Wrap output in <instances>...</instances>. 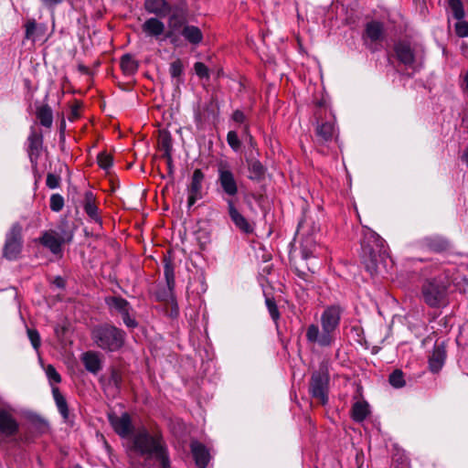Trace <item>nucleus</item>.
<instances>
[{
    "mask_svg": "<svg viewBox=\"0 0 468 468\" xmlns=\"http://www.w3.org/2000/svg\"><path fill=\"white\" fill-rule=\"evenodd\" d=\"M110 423L114 431L122 439L129 438L127 452L130 457L139 455L145 461L154 459L160 463L161 468H170V459L167 448L159 433H150L144 427L133 431L131 417L124 412L121 415L110 414Z\"/></svg>",
    "mask_w": 468,
    "mask_h": 468,
    "instance_id": "1",
    "label": "nucleus"
},
{
    "mask_svg": "<svg viewBox=\"0 0 468 468\" xmlns=\"http://www.w3.org/2000/svg\"><path fill=\"white\" fill-rule=\"evenodd\" d=\"M396 58L407 69L417 70L423 63L422 50L408 40H399L394 45Z\"/></svg>",
    "mask_w": 468,
    "mask_h": 468,
    "instance_id": "2",
    "label": "nucleus"
},
{
    "mask_svg": "<svg viewBox=\"0 0 468 468\" xmlns=\"http://www.w3.org/2000/svg\"><path fill=\"white\" fill-rule=\"evenodd\" d=\"M92 338L99 347L109 351L119 349L124 341L123 333L109 325L95 328L92 331Z\"/></svg>",
    "mask_w": 468,
    "mask_h": 468,
    "instance_id": "3",
    "label": "nucleus"
},
{
    "mask_svg": "<svg viewBox=\"0 0 468 468\" xmlns=\"http://www.w3.org/2000/svg\"><path fill=\"white\" fill-rule=\"evenodd\" d=\"M217 172L219 193L227 196V199H232L239 193V186L230 165L227 161H219L217 164Z\"/></svg>",
    "mask_w": 468,
    "mask_h": 468,
    "instance_id": "4",
    "label": "nucleus"
},
{
    "mask_svg": "<svg viewBox=\"0 0 468 468\" xmlns=\"http://www.w3.org/2000/svg\"><path fill=\"white\" fill-rule=\"evenodd\" d=\"M170 16L168 19L169 30L165 34V37L170 39L172 44L177 41L176 32L186 25L188 16V6L185 0H178L173 5H170L169 12Z\"/></svg>",
    "mask_w": 468,
    "mask_h": 468,
    "instance_id": "5",
    "label": "nucleus"
},
{
    "mask_svg": "<svg viewBox=\"0 0 468 468\" xmlns=\"http://www.w3.org/2000/svg\"><path fill=\"white\" fill-rule=\"evenodd\" d=\"M316 125H315V137L319 144H326L331 142L336 137L337 129L335 127V116L330 110L324 112H315Z\"/></svg>",
    "mask_w": 468,
    "mask_h": 468,
    "instance_id": "6",
    "label": "nucleus"
},
{
    "mask_svg": "<svg viewBox=\"0 0 468 468\" xmlns=\"http://www.w3.org/2000/svg\"><path fill=\"white\" fill-rule=\"evenodd\" d=\"M447 286L437 279L427 281L422 287V296L431 307H438L444 303Z\"/></svg>",
    "mask_w": 468,
    "mask_h": 468,
    "instance_id": "7",
    "label": "nucleus"
},
{
    "mask_svg": "<svg viewBox=\"0 0 468 468\" xmlns=\"http://www.w3.org/2000/svg\"><path fill=\"white\" fill-rule=\"evenodd\" d=\"M361 247L364 255L368 256L373 262L388 255L387 242L382 236H364Z\"/></svg>",
    "mask_w": 468,
    "mask_h": 468,
    "instance_id": "8",
    "label": "nucleus"
},
{
    "mask_svg": "<svg viewBox=\"0 0 468 468\" xmlns=\"http://www.w3.org/2000/svg\"><path fill=\"white\" fill-rule=\"evenodd\" d=\"M18 429L19 424L15 417L14 410L0 403V435L4 437L14 436Z\"/></svg>",
    "mask_w": 468,
    "mask_h": 468,
    "instance_id": "9",
    "label": "nucleus"
},
{
    "mask_svg": "<svg viewBox=\"0 0 468 468\" xmlns=\"http://www.w3.org/2000/svg\"><path fill=\"white\" fill-rule=\"evenodd\" d=\"M328 376L324 372H315L312 376L310 392L313 398L324 405L327 400Z\"/></svg>",
    "mask_w": 468,
    "mask_h": 468,
    "instance_id": "10",
    "label": "nucleus"
},
{
    "mask_svg": "<svg viewBox=\"0 0 468 468\" xmlns=\"http://www.w3.org/2000/svg\"><path fill=\"white\" fill-rule=\"evenodd\" d=\"M316 244L313 236H294L291 242V255L295 257L299 252L303 259L306 260L313 256Z\"/></svg>",
    "mask_w": 468,
    "mask_h": 468,
    "instance_id": "11",
    "label": "nucleus"
},
{
    "mask_svg": "<svg viewBox=\"0 0 468 468\" xmlns=\"http://www.w3.org/2000/svg\"><path fill=\"white\" fill-rule=\"evenodd\" d=\"M164 274L167 288L165 290L164 294H160L159 297L162 300L170 302L172 306L171 316H176L178 314V306L173 295V290L175 287V272L172 264L168 261L165 263Z\"/></svg>",
    "mask_w": 468,
    "mask_h": 468,
    "instance_id": "12",
    "label": "nucleus"
},
{
    "mask_svg": "<svg viewBox=\"0 0 468 468\" xmlns=\"http://www.w3.org/2000/svg\"><path fill=\"white\" fill-rule=\"evenodd\" d=\"M306 339L309 343L315 344L322 347L330 346L335 342V337L330 333L320 329L317 324H312L306 329Z\"/></svg>",
    "mask_w": 468,
    "mask_h": 468,
    "instance_id": "13",
    "label": "nucleus"
},
{
    "mask_svg": "<svg viewBox=\"0 0 468 468\" xmlns=\"http://www.w3.org/2000/svg\"><path fill=\"white\" fill-rule=\"evenodd\" d=\"M321 326L335 337V333L340 322V309L336 306L326 308L321 315Z\"/></svg>",
    "mask_w": 468,
    "mask_h": 468,
    "instance_id": "14",
    "label": "nucleus"
},
{
    "mask_svg": "<svg viewBox=\"0 0 468 468\" xmlns=\"http://www.w3.org/2000/svg\"><path fill=\"white\" fill-rule=\"evenodd\" d=\"M80 205L89 217V218L99 226H101L102 220L99 214V208L97 206V198L92 191H85L82 195Z\"/></svg>",
    "mask_w": 468,
    "mask_h": 468,
    "instance_id": "15",
    "label": "nucleus"
},
{
    "mask_svg": "<svg viewBox=\"0 0 468 468\" xmlns=\"http://www.w3.org/2000/svg\"><path fill=\"white\" fill-rule=\"evenodd\" d=\"M205 175L201 169H196L193 173L190 185L188 186V207H192L196 201L202 197V183Z\"/></svg>",
    "mask_w": 468,
    "mask_h": 468,
    "instance_id": "16",
    "label": "nucleus"
},
{
    "mask_svg": "<svg viewBox=\"0 0 468 468\" xmlns=\"http://www.w3.org/2000/svg\"><path fill=\"white\" fill-rule=\"evenodd\" d=\"M384 36V24L377 20H372L366 24L362 38L365 43H367V40L372 43H376L383 40Z\"/></svg>",
    "mask_w": 468,
    "mask_h": 468,
    "instance_id": "17",
    "label": "nucleus"
},
{
    "mask_svg": "<svg viewBox=\"0 0 468 468\" xmlns=\"http://www.w3.org/2000/svg\"><path fill=\"white\" fill-rule=\"evenodd\" d=\"M100 381L102 385L105 393L108 396L114 397L120 389L122 383V375L118 370L112 369L109 378L102 376L100 378Z\"/></svg>",
    "mask_w": 468,
    "mask_h": 468,
    "instance_id": "18",
    "label": "nucleus"
},
{
    "mask_svg": "<svg viewBox=\"0 0 468 468\" xmlns=\"http://www.w3.org/2000/svg\"><path fill=\"white\" fill-rule=\"evenodd\" d=\"M228 204L229 215L233 223L239 229L240 231L250 233L252 228L248 220L236 209L233 199H226Z\"/></svg>",
    "mask_w": 468,
    "mask_h": 468,
    "instance_id": "19",
    "label": "nucleus"
},
{
    "mask_svg": "<svg viewBox=\"0 0 468 468\" xmlns=\"http://www.w3.org/2000/svg\"><path fill=\"white\" fill-rule=\"evenodd\" d=\"M165 26L157 17H150L142 25V30L148 37H158L164 34Z\"/></svg>",
    "mask_w": 468,
    "mask_h": 468,
    "instance_id": "20",
    "label": "nucleus"
},
{
    "mask_svg": "<svg viewBox=\"0 0 468 468\" xmlns=\"http://www.w3.org/2000/svg\"><path fill=\"white\" fill-rule=\"evenodd\" d=\"M81 361L87 371L92 374H97L102 368V360L98 353L90 351L86 352L81 356Z\"/></svg>",
    "mask_w": 468,
    "mask_h": 468,
    "instance_id": "21",
    "label": "nucleus"
},
{
    "mask_svg": "<svg viewBox=\"0 0 468 468\" xmlns=\"http://www.w3.org/2000/svg\"><path fill=\"white\" fill-rule=\"evenodd\" d=\"M191 452L196 464L199 468H206L210 458L207 448L202 443L195 441L191 442Z\"/></svg>",
    "mask_w": 468,
    "mask_h": 468,
    "instance_id": "22",
    "label": "nucleus"
},
{
    "mask_svg": "<svg viewBox=\"0 0 468 468\" xmlns=\"http://www.w3.org/2000/svg\"><path fill=\"white\" fill-rule=\"evenodd\" d=\"M22 250V240L19 236H10L4 248V255L8 260H16Z\"/></svg>",
    "mask_w": 468,
    "mask_h": 468,
    "instance_id": "23",
    "label": "nucleus"
},
{
    "mask_svg": "<svg viewBox=\"0 0 468 468\" xmlns=\"http://www.w3.org/2000/svg\"><path fill=\"white\" fill-rule=\"evenodd\" d=\"M144 9L149 14H154L160 17H165L170 9V5L166 0H145Z\"/></svg>",
    "mask_w": 468,
    "mask_h": 468,
    "instance_id": "24",
    "label": "nucleus"
},
{
    "mask_svg": "<svg viewBox=\"0 0 468 468\" xmlns=\"http://www.w3.org/2000/svg\"><path fill=\"white\" fill-rule=\"evenodd\" d=\"M181 28V35L190 44L197 46L203 41V33L198 27L186 24Z\"/></svg>",
    "mask_w": 468,
    "mask_h": 468,
    "instance_id": "25",
    "label": "nucleus"
},
{
    "mask_svg": "<svg viewBox=\"0 0 468 468\" xmlns=\"http://www.w3.org/2000/svg\"><path fill=\"white\" fill-rule=\"evenodd\" d=\"M25 27V37L27 39L32 40L33 42H35L37 38L43 36L46 29L44 25L37 26L34 19L28 20L26 23Z\"/></svg>",
    "mask_w": 468,
    "mask_h": 468,
    "instance_id": "26",
    "label": "nucleus"
},
{
    "mask_svg": "<svg viewBox=\"0 0 468 468\" xmlns=\"http://www.w3.org/2000/svg\"><path fill=\"white\" fill-rule=\"evenodd\" d=\"M36 115L42 126L47 128H50L52 126V110L48 104L37 107Z\"/></svg>",
    "mask_w": 468,
    "mask_h": 468,
    "instance_id": "27",
    "label": "nucleus"
},
{
    "mask_svg": "<svg viewBox=\"0 0 468 468\" xmlns=\"http://www.w3.org/2000/svg\"><path fill=\"white\" fill-rule=\"evenodd\" d=\"M445 353L442 348L436 346L429 359L430 368L432 372H438L443 366Z\"/></svg>",
    "mask_w": 468,
    "mask_h": 468,
    "instance_id": "28",
    "label": "nucleus"
},
{
    "mask_svg": "<svg viewBox=\"0 0 468 468\" xmlns=\"http://www.w3.org/2000/svg\"><path fill=\"white\" fill-rule=\"evenodd\" d=\"M28 154L30 158L35 155L36 157L38 156L39 151L42 146L43 139L42 135L37 133V132L33 131L31 132L30 135L28 136Z\"/></svg>",
    "mask_w": 468,
    "mask_h": 468,
    "instance_id": "29",
    "label": "nucleus"
},
{
    "mask_svg": "<svg viewBox=\"0 0 468 468\" xmlns=\"http://www.w3.org/2000/svg\"><path fill=\"white\" fill-rule=\"evenodd\" d=\"M369 414V405L366 401H356L352 407V418L356 422L363 421Z\"/></svg>",
    "mask_w": 468,
    "mask_h": 468,
    "instance_id": "30",
    "label": "nucleus"
},
{
    "mask_svg": "<svg viewBox=\"0 0 468 468\" xmlns=\"http://www.w3.org/2000/svg\"><path fill=\"white\" fill-rule=\"evenodd\" d=\"M60 236H41L39 239L40 243L48 248L54 254H58L61 250L62 241L59 239Z\"/></svg>",
    "mask_w": 468,
    "mask_h": 468,
    "instance_id": "31",
    "label": "nucleus"
},
{
    "mask_svg": "<svg viewBox=\"0 0 468 468\" xmlns=\"http://www.w3.org/2000/svg\"><path fill=\"white\" fill-rule=\"evenodd\" d=\"M249 177L251 180H261L265 174V168L258 160H250L248 162Z\"/></svg>",
    "mask_w": 468,
    "mask_h": 468,
    "instance_id": "32",
    "label": "nucleus"
},
{
    "mask_svg": "<svg viewBox=\"0 0 468 468\" xmlns=\"http://www.w3.org/2000/svg\"><path fill=\"white\" fill-rule=\"evenodd\" d=\"M121 68L124 74L132 75L137 71L138 62L130 54H125L121 58Z\"/></svg>",
    "mask_w": 468,
    "mask_h": 468,
    "instance_id": "33",
    "label": "nucleus"
},
{
    "mask_svg": "<svg viewBox=\"0 0 468 468\" xmlns=\"http://www.w3.org/2000/svg\"><path fill=\"white\" fill-rule=\"evenodd\" d=\"M108 304L112 309L119 312L121 315L128 312L130 309L128 302L120 297L110 298L108 300Z\"/></svg>",
    "mask_w": 468,
    "mask_h": 468,
    "instance_id": "34",
    "label": "nucleus"
},
{
    "mask_svg": "<svg viewBox=\"0 0 468 468\" xmlns=\"http://www.w3.org/2000/svg\"><path fill=\"white\" fill-rule=\"evenodd\" d=\"M159 146L162 151H164V158L166 159V162L171 163V151H172V141L171 137L168 134H163L159 139Z\"/></svg>",
    "mask_w": 468,
    "mask_h": 468,
    "instance_id": "35",
    "label": "nucleus"
},
{
    "mask_svg": "<svg viewBox=\"0 0 468 468\" xmlns=\"http://www.w3.org/2000/svg\"><path fill=\"white\" fill-rule=\"evenodd\" d=\"M389 383L396 388H400L405 386V379L401 370L397 369L389 376Z\"/></svg>",
    "mask_w": 468,
    "mask_h": 468,
    "instance_id": "36",
    "label": "nucleus"
},
{
    "mask_svg": "<svg viewBox=\"0 0 468 468\" xmlns=\"http://www.w3.org/2000/svg\"><path fill=\"white\" fill-rule=\"evenodd\" d=\"M184 71V66L180 58H176L170 64L169 73L172 78L179 79Z\"/></svg>",
    "mask_w": 468,
    "mask_h": 468,
    "instance_id": "37",
    "label": "nucleus"
},
{
    "mask_svg": "<svg viewBox=\"0 0 468 468\" xmlns=\"http://www.w3.org/2000/svg\"><path fill=\"white\" fill-rule=\"evenodd\" d=\"M50 209L54 212H59L64 207V198L59 194H53L49 200Z\"/></svg>",
    "mask_w": 468,
    "mask_h": 468,
    "instance_id": "38",
    "label": "nucleus"
},
{
    "mask_svg": "<svg viewBox=\"0 0 468 468\" xmlns=\"http://www.w3.org/2000/svg\"><path fill=\"white\" fill-rule=\"evenodd\" d=\"M44 369L51 385L58 384L61 381L60 375L52 365H48L46 367H44Z\"/></svg>",
    "mask_w": 468,
    "mask_h": 468,
    "instance_id": "39",
    "label": "nucleus"
},
{
    "mask_svg": "<svg viewBox=\"0 0 468 468\" xmlns=\"http://www.w3.org/2000/svg\"><path fill=\"white\" fill-rule=\"evenodd\" d=\"M227 142L229 145L236 152L239 151L241 146V142L239 139L238 133L235 131H229L228 133Z\"/></svg>",
    "mask_w": 468,
    "mask_h": 468,
    "instance_id": "40",
    "label": "nucleus"
},
{
    "mask_svg": "<svg viewBox=\"0 0 468 468\" xmlns=\"http://www.w3.org/2000/svg\"><path fill=\"white\" fill-rule=\"evenodd\" d=\"M194 70L200 79H209V69L203 62H196Z\"/></svg>",
    "mask_w": 468,
    "mask_h": 468,
    "instance_id": "41",
    "label": "nucleus"
},
{
    "mask_svg": "<svg viewBox=\"0 0 468 468\" xmlns=\"http://www.w3.org/2000/svg\"><path fill=\"white\" fill-rule=\"evenodd\" d=\"M98 164L102 169H108L112 165V158L106 153H101L97 157Z\"/></svg>",
    "mask_w": 468,
    "mask_h": 468,
    "instance_id": "42",
    "label": "nucleus"
},
{
    "mask_svg": "<svg viewBox=\"0 0 468 468\" xmlns=\"http://www.w3.org/2000/svg\"><path fill=\"white\" fill-rule=\"evenodd\" d=\"M450 5L452 9L454 17L456 19H462L464 13L461 2L459 0H451Z\"/></svg>",
    "mask_w": 468,
    "mask_h": 468,
    "instance_id": "43",
    "label": "nucleus"
},
{
    "mask_svg": "<svg viewBox=\"0 0 468 468\" xmlns=\"http://www.w3.org/2000/svg\"><path fill=\"white\" fill-rule=\"evenodd\" d=\"M60 176L52 173H48L46 179V185L50 189H55L59 186Z\"/></svg>",
    "mask_w": 468,
    "mask_h": 468,
    "instance_id": "44",
    "label": "nucleus"
},
{
    "mask_svg": "<svg viewBox=\"0 0 468 468\" xmlns=\"http://www.w3.org/2000/svg\"><path fill=\"white\" fill-rule=\"evenodd\" d=\"M27 336L34 347V349L37 350L40 346V336L37 330L35 329H27Z\"/></svg>",
    "mask_w": 468,
    "mask_h": 468,
    "instance_id": "45",
    "label": "nucleus"
},
{
    "mask_svg": "<svg viewBox=\"0 0 468 468\" xmlns=\"http://www.w3.org/2000/svg\"><path fill=\"white\" fill-rule=\"evenodd\" d=\"M456 35L460 37H468V23L464 21H459L455 25Z\"/></svg>",
    "mask_w": 468,
    "mask_h": 468,
    "instance_id": "46",
    "label": "nucleus"
},
{
    "mask_svg": "<svg viewBox=\"0 0 468 468\" xmlns=\"http://www.w3.org/2000/svg\"><path fill=\"white\" fill-rule=\"evenodd\" d=\"M266 305H267V308L269 310V313L271 316V318L276 321L280 314H279V312H278V309H277V306L274 303V301H272L271 299L270 298H266Z\"/></svg>",
    "mask_w": 468,
    "mask_h": 468,
    "instance_id": "47",
    "label": "nucleus"
},
{
    "mask_svg": "<svg viewBox=\"0 0 468 468\" xmlns=\"http://www.w3.org/2000/svg\"><path fill=\"white\" fill-rule=\"evenodd\" d=\"M231 119L237 123H244L247 120V117L242 111L236 110L233 112Z\"/></svg>",
    "mask_w": 468,
    "mask_h": 468,
    "instance_id": "48",
    "label": "nucleus"
},
{
    "mask_svg": "<svg viewBox=\"0 0 468 468\" xmlns=\"http://www.w3.org/2000/svg\"><path fill=\"white\" fill-rule=\"evenodd\" d=\"M56 404H57L58 409L59 412L61 413V415L64 418H67L68 417V408H67V402H66L65 399H60L59 400H56Z\"/></svg>",
    "mask_w": 468,
    "mask_h": 468,
    "instance_id": "49",
    "label": "nucleus"
},
{
    "mask_svg": "<svg viewBox=\"0 0 468 468\" xmlns=\"http://www.w3.org/2000/svg\"><path fill=\"white\" fill-rule=\"evenodd\" d=\"M122 317L123 323L125 324L126 326H128L130 328H133L137 325L136 321L133 317L130 316L129 311L126 312L125 314H123L122 315Z\"/></svg>",
    "mask_w": 468,
    "mask_h": 468,
    "instance_id": "50",
    "label": "nucleus"
},
{
    "mask_svg": "<svg viewBox=\"0 0 468 468\" xmlns=\"http://www.w3.org/2000/svg\"><path fill=\"white\" fill-rule=\"evenodd\" d=\"M42 3L48 7H53L60 3H62L63 0H41Z\"/></svg>",
    "mask_w": 468,
    "mask_h": 468,
    "instance_id": "51",
    "label": "nucleus"
},
{
    "mask_svg": "<svg viewBox=\"0 0 468 468\" xmlns=\"http://www.w3.org/2000/svg\"><path fill=\"white\" fill-rule=\"evenodd\" d=\"M177 238L180 239V242H181V244H182V246H183V247L181 248L182 251H183L184 253H186V252H192V250H189L187 247H186V246H185V240H186V236L179 235V236H177Z\"/></svg>",
    "mask_w": 468,
    "mask_h": 468,
    "instance_id": "52",
    "label": "nucleus"
},
{
    "mask_svg": "<svg viewBox=\"0 0 468 468\" xmlns=\"http://www.w3.org/2000/svg\"><path fill=\"white\" fill-rule=\"evenodd\" d=\"M463 90L465 93L468 94V70L463 75Z\"/></svg>",
    "mask_w": 468,
    "mask_h": 468,
    "instance_id": "53",
    "label": "nucleus"
},
{
    "mask_svg": "<svg viewBox=\"0 0 468 468\" xmlns=\"http://www.w3.org/2000/svg\"><path fill=\"white\" fill-rule=\"evenodd\" d=\"M52 394H53L55 401L59 400L60 399H64V397L60 394V392L57 387L52 388Z\"/></svg>",
    "mask_w": 468,
    "mask_h": 468,
    "instance_id": "54",
    "label": "nucleus"
},
{
    "mask_svg": "<svg viewBox=\"0 0 468 468\" xmlns=\"http://www.w3.org/2000/svg\"><path fill=\"white\" fill-rule=\"evenodd\" d=\"M52 394H53L55 401L59 400L60 399H64V397L60 394V392L57 387L52 388Z\"/></svg>",
    "mask_w": 468,
    "mask_h": 468,
    "instance_id": "55",
    "label": "nucleus"
},
{
    "mask_svg": "<svg viewBox=\"0 0 468 468\" xmlns=\"http://www.w3.org/2000/svg\"><path fill=\"white\" fill-rule=\"evenodd\" d=\"M54 283L58 286V287H64V280L60 277H57L54 281Z\"/></svg>",
    "mask_w": 468,
    "mask_h": 468,
    "instance_id": "56",
    "label": "nucleus"
},
{
    "mask_svg": "<svg viewBox=\"0 0 468 468\" xmlns=\"http://www.w3.org/2000/svg\"><path fill=\"white\" fill-rule=\"evenodd\" d=\"M462 160L468 165V147L463 152L462 155Z\"/></svg>",
    "mask_w": 468,
    "mask_h": 468,
    "instance_id": "57",
    "label": "nucleus"
},
{
    "mask_svg": "<svg viewBox=\"0 0 468 468\" xmlns=\"http://www.w3.org/2000/svg\"><path fill=\"white\" fill-rule=\"evenodd\" d=\"M80 70L86 72L87 68L85 66H80Z\"/></svg>",
    "mask_w": 468,
    "mask_h": 468,
    "instance_id": "58",
    "label": "nucleus"
},
{
    "mask_svg": "<svg viewBox=\"0 0 468 468\" xmlns=\"http://www.w3.org/2000/svg\"><path fill=\"white\" fill-rule=\"evenodd\" d=\"M167 165H168L169 172L171 173L172 172V162L171 163L167 162Z\"/></svg>",
    "mask_w": 468,
    "mask_h": 468,
    "instance_id": "59",
    "label": "nucleus"
},
{
    "mask_svg": "<svg viewBox=\"0 0 468 468\" xmlns=\"http://www.w3.org/2000/svg\"><path fill=\"white\" fill-rule=\"evenodd\" d=\"M249 130V126L245 125V131L247 132Z\"/></svg>",
    "mask_w": 468,
    "mask_h": 468,
    "instance_id": "60",
    "label": "nucleus"
},
{
    "mask_svg": "<svg viewBox=\"0 0 468 468\" xmlns=\"http://www.w3.org/2000/svg\"><path fill=\"white\" fill-rule=\"evenodd\" d=\"M444 250V248H439V249H437V250Z\"/></svg>",
    "mask_w": 468,
    "mask_h": 468,
    "instance_id": "61",
    "label": "nucleus"
},
{
    "mask_svg": "<svg viewBox=\"0 0 468 468\" xmlns=\"http://www.w3.org/2000/svg\"><path fill=\"white\" fill-rule=\"evenodd\" d=\"M144 468H147V464L146 463L144 464Z\"/></svg>",
    "mask_w": 468,
    "mask_h": 468,
    "instance_id": "62",
    "label": "nucleus"
},
{
    "mask_svg": "<svg viewBox=\"0 0 468 468\" xmlns=\"http://www.w3.org/2000/svg\"><path fill=\"white\" fill-rule=\"evenodd\" d=\"M74 468H80V466H75Z\"/></svg>",
    "mask_w": 468,
    "mask_h": 468,
    "instance_id": "63",
    "label": "nucleus"
}]
</instances>
